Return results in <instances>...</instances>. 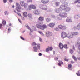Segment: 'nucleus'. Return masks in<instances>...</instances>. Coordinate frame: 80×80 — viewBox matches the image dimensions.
Returning <instances> with one entry per match:
<instances>
[{
  "instance_id": "7c9ffc66",
  "label": "nucleus",
  "mask_w": 80,
  "mask_h": 80,
  "mask_svg": "<svg viewBox=\"0 0 80 80\" xmlns=\"http://www.w3.org/2000/svg\"><path fill=\"white\" fill-rule=\"evenodd\" d=\"M80 71H78L77 73H76V75H78V76H80Z\"/></svg>"
},
{
  "instance_id": "6ab92c4d",
  "label": "nucleus",
  "mask_w": 80,
  "mask_h": 80,
  "mask_svg": "<svg viewBox=\"0 0 80 80\" xmlns=\"http://www.w3.org/2000/svg\"><path fill=\"white\" fill-rule=\"evenodd\" d=\"M54 25H55V23H50L49 24V26L50 27H51V28H53V27H54Z\"/></svg>"
},
{
  "instance_id": "58836bf2",
  "label": "nucleus",
  "mask_w": 80,
  "mask_h": 80,
  "mask_svg": "<svg viewBox=\"0 0 80 80\" xmlns=\"http://www.w3.org/2000/svg\"><path fill=\"white\" fill-rule=\"evenodd\" d=\"M49 50L50 51H51L52 50H53V48L52 47H48Z\"/></svg>"
},
{
  "instance_id": "052dcab7",
  "label": "nucleus",
  "mask_w": 80,
  "mask_h": 80,
  "mask_svg": "<svg viewBox=\"0 0 80 80\" xmlns=\"http://www.w3.org/2000/svg\"><path fill=\"white\" fill-rule=\"evenodd\" d=\"M58 58L57 57L55 58V59L56 60H58Z\"/></svg>"
},
{
  "instance_id": "f257e3e1",
  "label": "nucleus",
  "mask_w": 80,
  "mask_h": 80,
  "mask_svg": "<svg viewBox=\"0 0 80 80\" xmlns=\"http://www.w3.org/2000/svg\"><path fill=\"white\" fill-rule=\"evenodd\" d=\"M44 18L43 17L40 16L38 19V23L39 24H37L36 26L38 28H40L41 30H44L45 28H47V26L45 25H41L43 24L42 22L43 21Z\"/></svg>"
},
{
  "instance_id": "ea45409f",
  "label": "nucleus",
  "mask_w": 80,
  "mask_h": 80,
  "mask_svg": "<svg viewBox=\"0 0 80 80\" xmlns=\"http://www.w3.org/2000/svg\"><path fill=\"white\" fill-rule=\"evenodd\" d=\"M68 69H69V70H70V68H72V65L71 64H69L68 65Z\"/></svg>"
},
{
  "instance_id": "680f3d73",
  "label": "nucleus",
  "mask_w": 80,
  "mask_h": 80,
  "mask_svg": "<svg viewBox=\"0 0 80 80\" xmlns=\"http://www.w3.org/2000/svg\"><path fill=\"white\" fill-rule=\"evenodd\" d=\"M22 19V20H25V18H24L23 17H22L21 18Z\"/></svg>"
},
{
  "instance_id": "49530a36",
  "label": "nucleus",
  "mask_w": 80,
  "mask_h": 80,
  "mask_svg": "<svg viewBox=\"0 0 80 80\" xmlns=\"http://www.w3.org/2000/svg\"><path fill=\"white\" fill-rule=\"evenodd\" d=\"M55 30L56 31H59V29L58 28H55Z\"/></svg>"
},
{
  "instance_id": "39448f33",
  "label": "nucleus",
  "mask_w": 80,
  "mask_h": 80,
  "mask_svg": "<svg viewBox=\"0 0 80 80\" xmlns=\"http://www.w3.org/2000/svg\"><path fill=\"white\" fill-rule=\"evenodd\" d=\"M16 9L18 12H20L21 11H20V9H21V7L20 6V4L18 3H16Z\"/></svg>"
},
{
  "instance_id": "5701e85b",
  "label": "nucleus",
  "mask_w": 80,
  "mask_h": 80,
  "mask_svg": "<svg viewBox=\"0 0 80 80\" xmlns=\"http://www.w3.org/2000/svg\"><path fill=\"white\" fill-rule=\"evenodd\" d=\"M34 51L35 52H37L38 51V48L37 46H35L33 48Z\"/></svg>"
},
{
  "instance_id": "c03bdc74",
  "label": "nucleus",
  "mask_w": 80,
  "mask_h": 80,
  "mask_svg": "<svg viewBox=\"0 0 80 80\" xmlns=\"http://www.w3.org/2000/svg\"><path fill=\"white\" fill-rule=\"evenodd\" d=\"M38 46V48L39 50H40V44H38L37 45Z\"/></svg>"
},
{
  "instance_id": "a211bd4d",
  "label": "nucleus",
  "mask_w": 80,
  "mask_h": 80,
  "mask_svg": "<svg viewBox=\"0 0 80 80\" xmlns=\"http://www.w3.org/2000/svg\"><path fill=\"white\" fill-rule=\"evenodd\" d=\"M59 46L60 49H62L63 48V44L61 43H59Z\"/></svg>"
},
{
  "instance_id": "3c124183",
  "label": "nucleus",
  "mask_w": 80,
  "mask_h": 80,
  "mask_svg": "<svg viewBox=\"0 0 80 80\" xmlns=\"http://www.w3.org/2000/svg\"><path fill=\"white\" fill-rule=\"evenodd\" d=\"M20 38H21V39H22V40H25V39L23 37L21 36Z\"/></svg>"
},
{
  "instance_id": "a878e982",
  "label": "nucleus",
  "mask_w": 80,
  "mask_h": 80,
  "mask_svg": "<svg viewBox=\"0 0 80 80\" xmlns=\"http://www.w3.org/2000/svg\"><path fill=\"white\" fill-rule=\"evenodd\" d=\"M55 5L56 6L58 7V6H59V5H60V2H55Z\"/></svg>"
},
{
  "instance_id": "de8ad7c7",
  "label": "nucleus",
  "mask_w": 80,
  "mask_h": 80,
  "mask_svg": "<svg viewBox=\"0 0 80 80\" xmlns=\"http://www.w3.org/2000/svg\"><path fill=\"white\" fill-rule=\"evenodd\" d=\"M3 2L4 3H7V0H3Z\"/></svg>"
},
{
  "instance_id": "bf43d9fd",
  "label": "nucleus",
  "mask_w": 80,
  "mask_h": 80,
  "mask_svg": "<svg viewBox=\"0 0 80 80\" xmlns=\"http://www.w3.org/2000/svg\"><path fill=\"white\" fill-rule=\"evenodd\" d=\"M42 55L41 53H39V56H42Z\"/></svg>"
},
{
  "instance_id": "e433bc0d",
  "label": "nucleus",
  "mask_w": 80,
  "mask_h": 80,
  "mask_svg": "<svg viewBox=\"0 0 80 80\" xmlns=\"http://www.w3.org/2000/svg\"><path fill=\"white\" fill-rule=\"evenodd\" d=\"M63 47H64V48H66V49L68 48V47H67V45H64Z\"/></svg>"
},
{
  "instance_id": "473e14b6",
  "label": "nucleus",
  "mask_w": 80,
  "mask_h": 80,
  "mask_svg": "<svg viewBox=\"0 0 80 80\" xmlns=\"http://www.w3.org/2000/svg\"><path fill=\"white\" fill-rule=\"evenodd\" d=\"M50 20H51L50 19V18H47L46 19V21L47 22H50Z\"/></svg>"
},
{
  "instance_id": "2f4dec72",
  "label": "nucleus",
  "mask_w": 80,
  "mask_h": 80,
  "mask_svg": "<svg viewBox=\"0 0 80 80\" xmlns=\"http://www.w3.org/2000/svg\"><path fill=\"white\" fill-rule=\"evenodd\" d=\"M69 51L71 54H72L73 53L74 51L72 49H70Z\"/></svg>"
},
{
  "instance_id": "9b49d317",
  "label": "nucleus",
  "mask_w": 80,
  "mask_h": 80,
  "mask_svg": "<svg viewBox=\"0 0 80 80\" xmlns=\"http://www.w3.org/2000/svg\"><path fill=\"white\" fill-rule=\"evenodd\" d=\"M33 12L36 15H39L40 14V10H36L34 11Z\"/></svg>"
},
{
  "instance_id": "b1692460",
  "label": "nucleus",
  "mask_w": 80,
  "mask_h": 80,
  "mask_svg": "<svg viewBox=\"0 0 80 80\" xmlns=\"http://www.w3.org/2000/svg\"><path fill=\"white\" fill-rule=\"evenodd\" d=\"M61 64L63 65V62L61 61H59L58 65H59V66H61Z\"/></svg>"
},
{
  "instance_id": "6e6552de",
  "label": "nucleus",
  "mask_w": 80,
  "mask_h": 80,
  "mask_svg": "<svg viewBox=\"0 0 80 80\" xmlns=\"http://www.w3.org/2000/svg\"><path fill=\"white\" fill-rule=\"evenodd\" d=\"M52 35L53 34L51 32H48L46 33V36L47 37H49L50 36H52Z\"/></svg>"
},
{
  "instance_id": "1a4fd4ad",
  "label": "nucleus",
  "mask_w": 80,
  "mask_h": 80,
  "mask_svg": "<svg viewBox=\"0 0 80 80\" xmlns=\"http://www.w3.org/2000/svg\"><path fill=\"white\" fill-rule=\"evenodd\" d=\"M73 36L72 33L70 32L67 34V37L68 38H73Z\"/></svg>"
},
{
  "instance_id": "37998d69",
  "label": "nucleus",
  "mask_w": 80,
  "mask_h": 80,
  "mask_svg": "<svg viewBox=\"0 0 80 80\" xmlns=\"http://www.w3.org/2000/svg\"><path fill=\"white\" fill-rule=\"evenodd\" d=\"M8 33H10V31H11V28H9L8 29Z\"/></svg>"
},
{
  "instance_id": "ddd939ff",
  "label": "nucleus",
  "mask_w": 80,
  "mask_h": 80,
  "mask_svg": "<svg viewBox=\"0 0 80 80\" xmlns=\"http://www.w3.org/2000/svg\"><path fill=\"white\" fill-rule=\"evenodd\" d=\"M29 8H32V9H36V6L33 5H30V6H29Z\"/></svg>"
},
{
  "instance_id": "f704fd0d",
  "label": "nucleus",
  "mask_w": 80,
  "mask_h": 80,
  "mask_svg": "<svg viewBox=\"0 0 80 80\" xmlns=\"http://www.w3.org/2000/svg\"><path fill=\"white\" fill-rule=\"evenodd\" d=\"M72 58L73 59H74L75 61H77V58H76L75 57V56H73Z\"/></svg>"
},
{
  "instance_id": "bb28decb",
  "label": "nucleus",
  "mask_w": 80,
  "mask_h": 80,
  "mask_svg": "<svg viewBox=\"0 0 80 80\" xmlns=\"http://www.w3.org/2000/svg\"><path fill=\"white\" fill-rule=\"evenodd\" d=\"M4 13L5 15H8L9 14V13L7 11H5Z\"/></svg>"
},
{
  "instance_id": "774afa93",
  "label": "nucleus",
  "mask_w": 80,
  "mask_h": 80,
  "mask_svg": "<svg viewBox=\"0 0 80 80\" xmlns=\"http://www.w3.org/2000/svg\"><path fill=\"white\" fill-rule=\"evenodd\" d=\"M11 25H12V24L10 23V24H9V26H11Z\"/></svg>"
},
{
  "instance_id": "4468645a",
  "label": "nucleus",
  "mask_w": 80,
  "mask_h": 80,
  "mask_svg": "<svg viewBox=\"0 0 80 80\" xmlns=\"http://www.w3.org/2000/svg\"><path fill=\"white\" fill-rule=\"evenodd\" d=\"M49 1V0H41V2L42 3H43L45 4V3H47Z\"/></svg>"
},
{
  "instance_id": "603ef678",
  "label": "nucleus",
  "mask_w": 80,
  "mask_h": 80,
  "mask_svg": "<svg viewBox=\"0 0 80 80\" xmlns=\"http://www.w3.org/2000/svg\"><path fill=\"white\" fill-rule=\"evenodd\" d=\"M9 1L10 3H12L13 2V0H9Z\"/></svg>"
},
{
  "instance_id": "423d86ee",
  "label": "nucleus",
  "mask_w": 80,
  "mask_h": 80,
  "mask_svg": "<svg viewBox=\"0 0 80 80\" xmlns=\"http://www.w3.org/2000/svg\"><path fill=\"white\" fill-rule=\"evenodd\" d=\"M66 21L68 23H70V22H73V18H72L68 17L66 19Z\"/></svg>"
},
{
  "instance_id": "aec40b11",
  "label": "nucleus",
  "mask_w": 80,
  "mask_h": 80,
  "mask_svg": "<svg viewBox=\"0 0 80 80\" xmlns=\"http://www.w3.org/2000/svg\"><path fill=\"white\" fill-rule=\"evenodd\" d=\"M74 18L75 19H78V18H80V15H75Z\"/></svg>"
},
{
  "instance_id": "338daca9",
  "label": "nucleus",
  "mask_w": 80,
  "mask_h": 80,
  "mask_svg": "<svg viewBox=\"0 0 80 80\" xmlns=\"http://www.w3.org/2000/svg\"><path fill=\"white\" fill-rule=\"evenodd\" d=\"M78 59H79V60H80V57L78 58Z\"/></svg>"
},
{
  "instance_id": "0eeeda50",
  "label": "nucleus",
  "mask_w": 80,
  "mask_h": 80,
  "mask_svg": "<svg viewBox=\"0 0 80 80\" xmlns=\"http://www.w3.org/2000/svg\"><path fill=\"white\" fill-rule=\"evenodd\" d=\"M67 34L65 32H63L61 33V38H66L67 37Z\"/></svg>"
},
{
  "instance_id": "c9c22d12",
  "label": "nucleus",
  "mask_w": 80,
  "mask_h": 80,
  "mask_svg": "<svg viewBox=\"0 0 80 80\" xmlns=\"http://www.w3.org/2000/svg\"><path fill=\"white\" fill-rule=\"evenodd\" d=\"M39 33L41 34V35H42V36H44V35H45V34H44L43 33V32H40V31H39Z\"/></svg>"
},
{
  "instance_id": "c85d7f7f",
  "label": "nucleus",
  "mask_w": 80,
  "mask_h": 80,
  "mask_svg": "<svg viewBox=\"0 0 80 80\" xmlns=\"http://www.w3.org/2000/svg\"><path fill=\"white\" fill-rule=\"evenodd\" d=\"M77 29L78 30H80V23H79L78 25V27L77 28Z\"/></svg>"
},
{
  "instance_id": "72a5a7b5",
  "label": "nucleus",
  "mask_w": 80,
  "mask_h": 80,
  "mask_svg": "<svg viewBox=\"0 0 80 80\" xmlns=\"http://www.w3.org/2000/svg\"><path fill=\"white\" fill-rule=\"evenodd\" d=\"M45 7H44V9H43L42 10H47L48 8V7H47V6H46L45 5Z\"/></svg>"
},
{
  "instance_id": "9d476101",
  "label": "nucleus",
  "mask_w": 80,
  "mask_h": 80,
  "mask_svg": "<svg viewBox=\"0 0 80 80\" xmlns=\"http://www.w3.org/2000/svg\"><path fill=\"white\" fill-rule=\"evenodd\" d=\"M59 28L60 29L62 30H65L66 29V27L65 26H62V25H60L59 26Z\"/></svg>"
},
{
  "instance_id": "79ce46f5",
  "label": "nucleus",
  "mask_w": 80,
  "mask_h": 80,
  "mask_svg": "<svg viewBox=\"0 0 80 80\" xmlns=\"http://www.w3.org/2000/svg\"><path fill=\"white\" fill-rule=\"evenodd\" d=\"M32 45L33 46H35V45H37V43L35 42H33V43L32 44Z\"/></svg>"
},
{
  "instance_id": "a19ab883",
  "label": "nucleus",
  "mask_w": 80,
  "mask_h": 80,
  "mask_svg": "<svg viewBox=\"0 0 80 80\" xmlns=\"http://www.w3.org/2000/svg\"><path fill=\"white\" fill-rule=\"evenodd\" d=\"M51 17H52L53 18H55V15H51Z\"/></svg>"
},
{
  "instance_id": "13d9d810",
  "label": "nucleus",
  "mask_w": 80,
  "mask_h": 80,
  "mask_svg": "<svg viewBox=\"0 0 80 80\" xmlns=\"http://www.w3.org/2000/svg\"><path fill=\"white\" fill-rule=\"evenodd\" d=\"M71 63H72L73 64V63H75V62L73 61H71Z\"/></svg>"
},
{
  "instance_id": "09e8293b",
  "label": "nucleus",
  "mask_w": 80,
  "mask_h": 80,
  "mask_svg": "<svg viewBox=\"0 0 80 80\" xmlns=\"http://www.w3.org/2000/svg\"><path fill=\"white\" fill-rule=\"evenodd\" d=\"M64 60L65 61H66V62H68V59L65 58L64 59Z\"/></svg>"
},
{
  "instance_id": "f8f14e48",
  "label": "nucleus",
  "mask_w": 80,
  "mask_h": 80,
  "mask_svg": "<svg viewBox=\"0 0 80 80\" xmlns=\"http://www.w3.org/2000/svg\"><path fill=\"white\" fill-rule=\"evenodd\" d=\"M71 9L70 8L67 7L66 8H65L64 10L65 12H69V11H70Z\"/></svg>"
},
{
  "instance_id": "393cba45",
  "label": "nucleus",
  "mask_w": 80,
  "mask_h": 80,
  "mask_svg": "<svg viewBox=\"0 0 80 80\" xmlns=\"http://www.w3.org/2000/svg\"><path fill=\"white\" fill-rule=\"evenodd\" d=\"M73 35H78V32H75L72 33Z\"/></svg>"
},
{
  "instance_id": "2eb2a0df",
  "label": "nucleus",
  "mask_w": 80,
  "mask_h": 80,
  "mask_svg": "<svg viewBox=\"0 0 80 80\" xmlns=\"http://www.w3.org/2000/svg\"><path fill=\"white\" fill-rule=\"evenodd\" d=\"M20 3L21 6H24L25 8H26V7H27V6L25 5V2H24V1H21Z\"/></svg>"
},
{
  "instance_id": "864d4df0",
  "label": "nucleus",
  "mask_w": 80,
  "mask_h": 80,
  "mask_svg": "<svg viewBox=\"0 0 80 80\" xmlns=\"http://www.w3.org/2000/svg\"><path fill=\"white\" fill-rule=\"evenodd\" d=\"M72 49L73 50H75V46H74V45H73Z\"/></svg>"
},
{
  "instance_id": "20e7f679",
  "label": "nucleus",
  "mask_w": 80,
  "mask_h": 80,
  "mask_svg": "<svg viewBox=\"0 0 80 80\" xmlns=\"http://www.w3.org/2000/svg\"><path fill=\"white\" fill-rule=\"evenodd\" d=\"M26 28H28V30H29L31 32H33V30H34V31H36V30H37L35 28V27H34V26L32 27V30L31 29H30V27H29V26H28V25H26Z\"/></svg>"
},
{
  "instance_id": "f03ea898",
  "label": "nucleus",
  "mask_w": 80,
  "mask_h": 80,
  "mask_svg": "<svg viewBox=\"0 0 80 80\" xmlns=\"http://www.w3.org/2000/svg\"><path fill=\"white\" fill-rule=\"evenodd\" d=\"M68 6V3L66 2L62 3L60 7V9L61 10H64L67 8V7Z\"/></svg>"
},
{
  "instance_id": "cd10ccee",
  "label": "nucleus",
  "mask_w": 80,
  "mask_h": 80,
  "mask_svg": "<svg viewBox=\"0 0 80 80\" xmlns=\"http://www.w3.org/2000/svg\"><path fill=\"white\" fill-rule=\"evenodd\" d=\"M62 17L61 16L60 17V16L59 15L57 19L58 20H62Z\"/></svg>"
},
{
  "instance_id": "a18cd8bd",
  "label": "nucleus",
  "mask_w": 80,
  "mask_h": 80,
  "mask_svg": "<svg viewBox=\"0 0 80 80\" xmlns=\"http://www.w3.org/2000/svg\"><path fill=\"white\" fill-rule=\"evenodd\" d=\"M49 48H47L46 49V52H48L49 51Z\"/></svg>"
},
{
  "instance_id": "f3484780",
  "label": "nucleus",
  "mask_w": 80,
  "mask_h": 80,
  "mask_svg": "<svg viewBox=\"0 0 80 80\" xmlns=\"http://www.w3.org/2000/svg\"><path fill=\"white\" fill-rule=\"evenodd\" d=\"M60 10H61L60 8H57L55 9V11L56 13H60Z\"/></svg>"
},
{
  "instance_id": "69168bd1",
  "label": "nucleus",
  "mask_w": 80,
  "mask_h": 80,
  "mask_svg": "<svg viewBox=\"0 0 80 80\" xmlns=\"http://www.w3.org/2000/svg\"><path fill=\"white\" fill-rule=\"evenodd\" d=\"M12 7V8H14V7H15V6L14 5H13Z\"/></svg>"
},
{
  "instance_id": "0e129e2a",
  "label": "nucleus",
  "mask_w": 80,
  "mask_h": 80,
  "mask_svg": "<svg viewBox=\"0 0 80 80\" xmlns=\"http://www.w3.org/2000/svg\"><path fill=\"white\" fill-rule=\"evenodd\" d=\"M14 12L15 13H17V12H16V11H15V10L14 11Z\"/></svg>"
},
{
  "instance_id": "5fc2aeb1",
  "label": "nucleus",
  "mask_w": 80,
  "mask_h": 80,
  "mask_svg": "<svg viewBox=\"0 0 80 80\" xmlns=\"http://www.w3.org/2000/svg\"><path fill=\"white\" fill-rule=\"evenodd\" d=\"M18 14L19 16H20L21 17H22V16L21 15V14L20 13H18Z\"/></svg>"
},
{
  "instance_id": "dca6fc26",
  "label": "nucleus",
  "mask_w": 80,
  "mask_h": 80,
  "mask_svg": "<svg viewBox=\"0 0 80 80\" xmlns=\"http://www.w3.org/2000/svg\"><path fill=\"white\" fill-rule=\"evenodd\" d=\"M44 7H45V5L41 4L39 6V8L41 9H44Z\"/></svg>"
},
{
  "instance_id": "c756f323",
  "label": "nucleus",
  "mask_w": 80,
  "mask_h": 80,
  "mask_svg": "<svg viewBox=\"0 0 80 80\" xmlns=\"http://www.w3.org/2000/svg\"><path fill=\"white\" fill-rule=\"evenodd\" d=\"M80 0L75 1L74 2V3H78V4H80Z\"/></svg>"
},
{
  "instance_id": "4be33fe9",
  "label": "nucleus",
  "mask_w": 80,
  "mask_h": 80,
  "mask_svg": "<svg viewBox=\"0 0 80 80\" xmlns=\"http://www.w3.org/2000/svg\"><path fill=\"white\" fill-rule=\"evenodd\" d=\"M22 13L24 17H27V12H23Z\"/></svg>"
},
{
  "instance_id": "e2e57ef3",
  "label": "nucleus",
  "mask_w": 80,
  "mask_h": 80,
  "mask_svg": "<svg viewBox=\"0 0 80 80\" xmlns=\"http://www.w3.org/2000/svg\"><path fill=\"white\" fill-rule=\"evenodd\" d=\"M20 23H21V21H20V20L18 19Z\"/></svg>"
},
{
  "instance_id": "6e6d98bb",
  "label": "nucleus",
  "mask_w": 80,
  "mask_h": 80,
  "mask_svg": "<svg viewBox=\"0 0 80 80\" xmlns=\"http://www.w3.org/2000/svg\"><path fill=\"white\" fill-rule=\"evenodd\" d=\"M32 0H28V2H32Z\"/></svg>"
},
{
  "instance_id": "4c0bfd02",
  "label": "nucleus",
  "mask_w": 80,
  "mask_h": 80,
  "mask_svg": "<svg viewBox=\"0 0 80 80\" xmlns=\"http://www.w3.org/2000/svg\"><path fill=\"white\" fill-rule=\"evenodd\" d=\"M2 23L5 26V25H6V21H3L2 22Z\"/></svg>"
},
{
  "instance_id": "7ed1b4c3",
  "label": "nucleus",
  "mask_w": 80,
  "mask_h": 80,
  "mask_svg": "<svg viewBox=\"0 0 80 80\" xmlns=\"http://www.w3.org/2000/svg\"><path fill=\"white\" fill-rule=\"evenodd\" d=\"M59 16L62 18H66L68 17V14L65 12H62L59 14Z\"/></svg>"
},
{
  "instance_id": "4d7b16f0",
  "label": "nucleus",
  "mask_w": 80,
  "mask_h": 80,
  "mask_svg": "<svg viewBox=\"0 0 80 80\" xmlns=\"http://www.w3.org/2000/svg\"><path fill=\"white\" fill-rule=\"evenodd\" d=\"M39 40L41 42H42V38H39Z\"/></svg>"
},
{
  "instance_id": "412c9836",
  "label": "nucleus",
  "mask_w": 80,
  "mask_h": 80,
  "mask_svg": "<svg viewBox=\"0 0 80 80\" xmlns=\"http://www.w3.org/2000/svg\"><path fill=\"white\" fill-rule=\"evenodd\" d=\"M28 17L29 20H32V15L30 13H29L28 15Z\"/></svg>"
},
{
  "instance_id": "8fccbe9b",
  "label": "nucleus",
  "mask_w": 80,
  "mask_h": 80,
  "mask_svg": "<svg viewBox=\"0 0 80 80\" xmlns=\"http://www.w3.org/2000/svg\"><path fill=\"white\" fill-rule=\"evenodd\" d=\"M2 26H3L2 24H0V29H1V28H2Z\"/></svg>"
}]
</instances>
